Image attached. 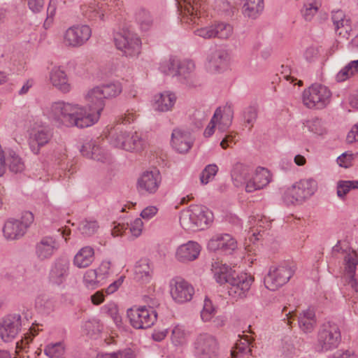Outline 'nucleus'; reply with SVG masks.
Segmentation results:
<instances>
[{
  "mask_svg": "<svg viewBox=\"0 0 358 358\" xmlns=\"http://www.w3.org/2000/svg\"><path fill=\"white\" fill-rule=\"evenodd\" d=\"M85 99L89 113L78 104L58 101L52 103L48 109V118L61 129L73 127L83 129L94 124L105 107L106 99L98 86L90 89Z\"/></svg>",
  "mask_w": 358,
  "mask_h": 358,
  "instance_id": "obj_1",
  "label": "nucleus"
},
{
  "mask_svg": "<svg viewBox=\"0 0 358 358\" xmlns=\"http://www.w3.org/2000/svg\"><path fill=\"white\" fill-rule=\"evenodd\" d=\"M317 189V182L315 179L303 178L284 190L282 200L288 206L301 205L314 195Z\"/></svg>",
  "mask_w": 358,
  "mask_h": 358,
  "instance_id": "obj_2",
  "label": "nucleus"
},
{
  "mask_svg": "<svg viewBox=\"0 0 358 358\" xmlns=\"http://www.w3.org/2000/svg\"><path fill=\"white\" fill-rule=\"evenodd\" d=\"M212 213L206 207L193 205L181 212L180 223L185 230H194L195 228L203 229L212 221Z\"/></svg>",
  "mask_w": 358,
  "mask_h": 358,
  "instance_id": "obj_3",
  "label": "nucleus"
},
{
  "mask_svg": "<svg viewBox=\"0 0 358 358\" xmlns=\"http://www.w3.org/2000/svg\"><path fill=\"white\" fill-rule=\"evenodd\" d=\"M341 341L338 326L331 322L323 323L317 332L315 348L319 352H327L336 348Z\"/></svg>",
  "mask_w": 358,
  "mask_h": 358,
  "instance_id": "obj_4",
  "label": "nucleus"
},
{
  "mask_svg": "<svg viewBox=\"0 0 358 358\" xmlns=\"http://www.w3.org/2000/svg\"><path fill=\"white\" fill-rule=\"evenodd\" d=\"M181 21L186 23L199 24L207 10L205 0H176Z\"/></svg>",
  "mask_w": 358,
  "mask_h": 358,
  "instance_id": "obj_5",
  "label": "nucleus"
},
{
  "mask_svg": "<svg viewBox=\"0 0 358 358\" xmlns=\"http://www.w3.org/2000/svg\"><path fill=\"white\" fill-rule=\"evenodd\" d=\"M234 110L230 105L217 107L206 126L203 134L226 132L232 124Z\"/></svg>",
  "mask_w": 358,
  "mask_h": 358,
  "instance_id": "obj_6",
  "label": "nucleus"
},
{
  "mask_svg": "<svg viewBox=\"0 0 358 358\" xmlns=\"http://www.w3.org/2000/svg\"><path fill=\"white\" fill-rule=\"evenodd\" d=\"M127 317L130 324L136 329L151 327L157 321V314L150 306H133L127 310Z\"/></svg>",
  "mask_w": 358,
  "mask_h": 358,
  "instance_id": "obj_7",
  "label": "nucleus"
},
{
  "mask_svg": "<svg viewBox=\"0 0 358 358\" xmlns=\"http://www.w3.org/2000/svg\"><path fill=\"white\" fill-rule=\"evenodd\" d=\"M194 354L196 358H218L219 343L212 334H199L192 343Z\"/></svg>",
  "mask_w": 358,
  "mask_h": 358,
  "instance_id": "obj_8",
  "label": "nucleus"
},
{
  "mask_svg": "<svg viewBox=\"0 0 358 358\" xmlns=\"http://www.w3.org/2000/svg\"><path fill=\"white\" fill-rule=\"evenodd\" d=\"M294 272V268L287 264L271 266L264 277V285L268 289L275 291L285 285Z\"/></svg>",
  "mask_w": 358,
  "mask_h": 358,
  "instance_id": "obj_9",
  "label": "nucleus"
},
{
  "mask_svg": "<svg viewBox=\"0 0 358 358\" xmlns=\"http://www.w3.org/2000/svg\"><path fill=\"white\" fill-rule=\"evenodd\" d=\"M331 93L325 86L315 84L303 92V103L309 108H323L330 101Z\"/></svg>",
  "mask_w": 358,
  "mask_h": 358,
  "instance_id": "obj_10",
  "label": "nucleus"
},
{
  "mask_svg": "<svg viewBox=\"0 0 358 358\" xmlns=\"http://www.w3.org/2000/svg\"><path fill=\"white\" fill-rule=\"evenodd\" d=\"M115 44L127 57L138 56L141 52V41L134 31L123 29L121 32L115 34Z\"/></svg>",
  "mask_w": 358,
  "mask_h": 358,
  "instance_id": "obj_11",
  "label": "nucleus"
},
{
  "mask_svg": "<svg viewBox=\"0 0 358 358\" xmlns=\"http://www.w3.org/2000/svg\"><path fill=\"white\" fill-rule=\"evenodd\" d=\"M343 278L347 289L358 294V253L354 250L344 257Z\"/></svg>",
  "mask_w": 358,
  "mask_h": 358,
  "instance_id": "obj_12",
  "label": "nucleus"
},
{
  "mask_svg": "<svg viewBox=\"0 0 358 358\" xmlns=\"http://www.w3.org/2000/svg\"><path fill=\"white\" fill-rule=\"evenodd\" d=\"M253 281L254 279L250 275L236 273L228 283L227 290L229 296L234 300L245 298Z\"/></svg>",
  "mask_w": 358,
  "mask_h": 358,
  "instance_id": "obj_13",
  "label": "nucleus"
},
{
  "mask_svg": "<svg viewBox=\"0 0 358 358\" xmlns=\"http://www.w3.org/2000/svg\"><path fill=\"white\" fill-rule=\"evenodd\" d=\"M162 177L158 170L145 171L138 177L136 189L142 195L155 194L159 189Z\"/></svg>",
  "mask_w": 358,
  "mask_h": 358,
  "instance_id": "obj_14",
  "label": "nucleus"
},
{
  "mask_svg": "<svg viewBox=\"0 0 358 358\" xmlns=\"http://www.w3.org/2000/svg\"><path fill=\"white\" fill-rule=\"evenodd\" d=\"M169 291L172 299L178 303L191 301L194 289L188 282L180 277L172 278L169 282Z\"/></svg>",
  "mask_w": 358,
  "mask_h": 358,
  "instance_id": "obj_15",
  "label": "nucleus"
},
{
  "mask_svg": "<svg viewBox=\"0 0 358 358\" xmlns=\"http://www.w3.org/2000/svg\"><path fill=\"white\" fill-rule=\"evenodd\" d=\"M92 29L88 25L77 24L69 27L64 33L66 45L78 48L83 45L90 38Z\"/></svg>",
  "mask_w": 358,
  "mask_h": 358,
  "instance_id": "obj_16",
  "label": "nucleus"
},
{
  "mask_svg": "<svg viewBox=\"0 0 358 358\" xmlns=\"http://www.w3.org/2000/svg\"><path fill=\"white\" fill-rule=\"evenodd\" d=\"M108 141L114 148L129 152L140 151L146 145L141 136H106Z\"/></svg>",
  "mask_w": 358,
  "mask_h": 358,
  "instance_id": "obj_17",
  "label": "nucleus"
},
{
  "mask_svg": "<svg viewBox=\"0 0 358 358\" xmlns=\"http://www.w3.org/2000/svg\"><path fill=\"white\" fill-rule=\"evenodd\" d=\"M22 325V315L20 313L6 315L0 323L1 338L4 342L12 341L20 331Z\"/></svg>",
  "mask_w": 358,
  "mask_h": 358,
  "instance_id": "obj_18",
  "label": "nucleus"
},
{
  "mask_svg": "<svg viewBox=\"0 0 358 358\" xmlns=\"http://www.w3.org/2000/svg\"><path fill=\"white\" fill-rule=\"evenodd\" d=\"M195 70L196 65L193 60H178L176 77L180 83L189 87H194L198 85Z\"/></svg>",
  "mask_w": 358,
  "mask_h": 358,
  "instance_id": "obj_19",
  "label": "nucleus"
},
{
  "mask_svg": "<svg viewBox=\"0 0 358 358\" xmlns=\"http://www.w3.org/2000/svg\"><path fill=\"white\" fill-rule=\"evenodd\" d=\"M96 140H99V138L95 140L87 137L80 147V152L87 158L102 163L110 162V156L99 146V141Z\"/></svg>",
  "mask_w": 358,
  "mask_h": 358,
  "instance_id": "obj_20",
  "label": "nucleus"
},
{
  "mask_svg": "<svg viewBox=\"0 0 358 358\" xmlns=\"http://www.w3.org/2000/svg\"><path fill=\"white\" fill-rule=\"evenodd\" d=\"M237 246L236 240L229 234H217L211 237L207 245L209 250H221L226 254H231Z\"/></svg>",
  "mask_w": 358,
  "mask_h": 358,
  "instance_id": "obj_21",
  "label": "nucleus"
},
{
  "mask_svg": "<svg viewBox=\"0 0 358 358\" xmlns=\"http://www.w3.org/2000/svg\"><path fill=\"white\" fill-rule=\"evenodd\" d=\"M59 243L52 236H44L36 243L35 255L41 261L50 259L59 250Z\"/></svg>",
  "mask_w": 358,
  "mask_h": 358,
  "instance_id": "obj_22",
  "label": "nucleus"
},
{
  "mask_svg": "<svg viewBox=\"0 0 358 358\" xmlns=\"http://www.w3.org/2000/svg\"><path fill=\"white\" fill-rule=\"evenodd\" d=\"M201 250V246L197 242L189 241L177 248L175 257L180 262L187 263L196 259Z\"/></svg>",
  "mask_w": 358,
  "mask_h": 358,
  "instance_id": "obj_23",
  "label": "nucleus"
},
{
  "mask_svg": "<svg viewBox=\"0 0 358 358\" xmlns=\"http://www.w3.org/2000/svg\"><path fill=\"white\" fill-rule=\"evenodd\" d=\"M271 175L269 171L263 167H258L247 181L245 191L250 193L262 189L271 182Z\"/></svg>",
  "mask_w": 358,
  "mask_h": 358,
  "instance_id": "obj_24",
  "label": "nucleus"
},
{
  "mask_svg": "<svg viewBox=\"0 0 358 358\" xmlns=\"http://www.w3.org/2000/svg\"><path fill=\"white\" fill-rule=\"evenodd\" d=\"M69 262L66 259H56L51 266L49 280L55 285L62 284L69 275Z\"/></svg>",
  "mask_w": 358,
  "mask_h": 358,
  "instance_id": "obj_25",
  "label": "nucleus"
},
{
  "mask_svg": "<svg viewBox=\"0 0 358 358\" xmlns=\"http://www.w3.org/2000/svg\"><path fill=\"white\" fill-rule=\"evenodd\" d=\"M228 60V52L223 49H217L207 56V69L213 73L219 72L226 67Z\"/></svg>",
  "mask_w": 358,
  "mask_h": 358,
  "instance_id": "obj_26",
  "label": "nucleus"
},
{
  "mask_svg": "<svg viewBox=\"0 0 358 358\" xmlns=\"http://www.w3.org/2000/svg\"><path fill=\"white\" fill-rule=\"evenodd\" d=\"M26 232L25 226L19 220L10 218L3 226V233L7 240H15L21 238Z\"/></svg>",
  "mask_w": 358,
  "mask_h": 358,
  "instance_id": "obj_27",
  "label": "nucleus"
},
{
  "mask_svg": "<svg viewBox=\"0 0 358 358\" xmlns=\"http://www.w3.org/2000/svg\"><path fill=\"white\" fill-rule=\"evenodd\" d=\"M299 329L305 334L313 331L317 324V319L314 308H308L303 310L299 315Z\"/></svg>",
  "mask_w": 358,
  "mask_h": 358,
  "instance_id": "obj_28",
  "label": "nucleus"
},
{
  "mask_svg": "<svg viewBox=\"0 0 358 358\" xmlns=\"http://www.w3.org/2000/svg\"><path fill=\"white\" fill-rule=\"evenodd\" d=\"M94 260V250L91 246H84L75 255L73 260V265L79 268L90 266Z\"/></svg>",
  "mask_w": 358,
  "mask_h": 358,
  "instance_id": "obj_29",
  "label": "nucleus"
},
{
  "mask_svg": "<svg viewBox=\"0 0 358 358\" xmlns=\"http://www.w3.org/2000/svg\"><path fill=\"white\" fill-rule=\"evenodd\" d=\"M176 101V96L174 93L165 91L155 96L154 107L160 112L171 110Z\"/></svg>",
  "mask_w": 358,
  "mask_h": 358,
  "instance_id": "obj_30",
  "label": "nucleus"
},
{
  "mask_svg": "<svg viewBox=\"0 0 358 358\" xmlns=\"http://www.w3.org/2000/svg\"><path fill=\"white\" fill-rule=\"evenodd\" d=\"M50 80L52 85L63 92H68L70 90V85L64 71L59 67L55 66L50 73Z\"/></svg>",
  "mask_w": 358,
  "mask_h": 358,
  "instance_id": "obj_31",
  "label": "nucleus"
},
{
  "mask_svg": "<svg viewBox=\"0 0 358 358\" xmlns=\"http://www.w3.org/2000/svg\"><path fill=\"white\" fill-rule=\"evenodd\" d=\"M242 13L245 17L257 18L264 10L263 0H241Z\"/></svg>",
  "mask_w": 358,
  "mask_h": 358,
  "instance_id": "obj_32",
  "label": "nucleus"
},
{
  "mask_svg": "<svg viewBox=\"0 0 358 358\" xmlns=\"http://www.w3.org/2000/svg\"><path fill=\"white\" fill-rule=\"evenodd\" d=\"M231 175L236 187L244 184L246 185L247 181L251 176L249 166L241 163H236L234 166Z\"/></svg>",
  "mask_w": 358,
  "mask_h": 358,
  "instance_id": "obj_33",
  "label": "nucleus"
},
{
  "mask_svg": "<svg viewBox=\"0 0 358 358\" xmlns=\"http://www.w3.org/2000/svg\"><path fill=\"white\" fill-rule=\"evenodd\" d=\"M331 19L335 30L338 34H348L351 31L350 21L341 10L333 11Z\"/></svg>",
  "mask_w": 358,
  "mask_h": 358,
  "instance_id": "obj_34",
  "label": "nucleus"
},
{
  "mask_svg": "<svg viewBox=\"0 0 358 358\" xmlns=\"http://www.w3.org/2000/svg\"><path fill=\"white\" fill-rule=\"evenodd\" d=\"M252 341L248 336L241 337L236 341L235 348L231 350L232 358H249L251 355Z\"/></svg>",
  "mask_w": 358,
  "mask_h": 358,
  "instance_id": "obj_35",
  "label": "nucleus"
},
{
  "mask_svg": "<svg viewBox=\"0 0 358 358\" xmlns=\"http://www.w3.org/2000/svg\"><path fill=\"white\" fill-rule=\"evenodd\" d=\"M257 118V109L248 106L243 109L241 116V126L243 131L250 132Z\"/></svg>",
  "mask_w": 358,
  "mask_h": 358,
  "instance_id": "obj_36",
  "label": "nucleus"
},
{
  "mask_svg": "<svg viewBox=\"0 0 358 358\" xmlns=\"http://www.w3.org/2000/svg\"><path fill=\"white\" fill-rule=\"evenodd\" d=\"M152 269L147 259L138 261L134 268V278L136 280L147 282L151 279Z\"/></svg>",
  "mask_w": 358,
  "mask_h": 358,
  "instance_id": "obj_37",
  "label": "nucleus"
},
{
  "mask_svg": "<svg viewBox=\"0 0 358 358\" xmlns=\"http://www.w3.org/2000/svg\"><path fill=\"white\" fill-rule=\"evenodd\" d=\"M66 345L64 341L50 342L44 348V353L49 358H64Z\"/></svg>",
  "mask_w": 358,
  "mask_h": 358,
  "instance_id": "obj_38",
  "label": "nucleus"
},
{
  "mask_svg": "<svg viewBox=\"0 0 358 358\" xmlns=\"http://www.w3.org/2000/svg\"><path fill=\"white\" fill-rule=\"evenodd\" d=\"M213 271L216 282L220 284H228L229 282V280L236 274V272L226 264L213 266Z\"/></svg>",
  "mask_w": 358,
  "mask_h": 358,
  "instance_id": "obj_39",
  "label": "nucleus"
},
{
  "mask_svg": "<svg viewBox=\"0 0 358 358\" xmlns=\"http://www.w3.org/2000/svg\"><path fill=\"white\" fill-rule=\"evenodd\" d=\"M193 140L191 136H171V145L180 153L187 152L192 147Z\"/></svg>",
  "mask_w": 358,
  "mask_h": 358,
  "instance_id": "obj_40",
  "label": "nucleus"
},
{
  "mask_svg": "<svg viewBox=\"0 0 358 358\" xmlns=\"http://www.w3.org/2000/svg\"><path fill=\"white\" fill-rule=\"evenodd\" d=\"M35 308L42 314H49L55 309L53 300L45 294H40L35 299Z\"/></svg>",
  "mask_w": 358,
  "mask_h": 358,
  "instance_id": "obj_41",
  "label": "nucleus"
},
{
  "mask_svg": "<svg viewBox=\"0 0 358 358\" xmlns=\"http://www.w3.org/2000/svg\"><path fill=\"white\" fill-rule=\"evenodd\" d=\"M83 282L84 285L90 289H95L104 285L94 269H88L85 271Z\"/></svg>",
  "mask_w": 358,
  "mask_h": 358,
  "instance_id": "obj_42",
  "label": "nucleus"
},
{
  "mask_svg": "<svg viewBox=\"0 0 358 358\" xmlns=\"http://www.w3.org/2000/svg\"><path fill=\"white\" fill-rule=\"evenodd\" d=\"M101 312L110 317L114 323L118 328L122 327V317L119 313V310L117 304L113 302L108 303L101 308Z\"/></svg>",
  "mask_w": 358,
  "mask_h": 358,
  "instance_id": "obj_43",
  "label": "nucleus"
},
{
  "mask_svg": "<svg viewBox=\"0 0 358 358\" xmlns=\"http://www.w3.org/2000/svg\"><path fill=\"white\" fill-rule=\"evenodd\" d=\"M135 19L143 31H148L152 26V18L150 13L144 8L136 10Z\"/></svg>",
  "mask_w": 358,
  "mask_h": 358,
  "instance_id": "obj_44",
  "label": "nucleus"
},
{
  "mask_svg": "<svg viewBox=\"0 0 358 358\" xmlns=\"http://www.w3.org/2000/svg\"><path fill=\"white\" fill-rule=\"evenodd\" d=\"M99 225L96 220L93 219H85L81 221L78 225V231L80 234L89 237L94 234L99 229Z\"/></svg>",
  "mask_w": 358,
  "mask_h": 358,
  "instance_id": "obj_45",
  "label": "nucleus"
},
{
  "mask_svg": "<svg viewBox=\"0 0 358 358\" xmlns=\"http://www.w3.org/2000/svg\"><path fill=\"white\" fill-rule=\"evenodd\" d=\"M303 132H311L315 134H323L325 131L323 122L317 117L307 120L302 124Z\"/></svg>",
  "mask_w": 358,
  "mask_h": 358,
  "instance_id": "obj_46",
  "label": "nucleus"
},
{
  "mask_svg": "<svg viewBox=\"0 0 358 358\" xmlns=\"http://www.w3.org/2000/svg\"><path fill=\"white\" fill-rule=\"evenodd\" d=\"M236 0H215L214 9L219 13L231 16L235 10Z\"/></svg>",
  "mask_w": 358,
  "mask_h": 358,
  "instance_id": "obj_47",
  "label": "nucleus"
},
{
  "mask_svg": "<svg viewBox=\"0 0 358 358\" xmlns=\"http://www.w3.org/2000/svg\"><path fill=\"white\" fill-rule=\"evenodd\" d=\"M358 72V59L352 60L344 66L336 75L338 82H343Z\"/></svg>",
  "mask_w": 358,
  "mask_h": 358,
  "instance_id": "obj_48",
  "label": "nucleus"
},
{
  "mask_svg": "<svg viewBox=\"0 0 358 358\" xmlns=\"http://www.w3.org/2000/svg\"><path fill=\"white\" fill-rule=\"evenodd\" d=\"M336 189L337 196L343 199L351 189H358V180H338Z\"/></svg>",
  "mask_w": 358,
  "mask_h": 358,
  "instance_id": "obj_49",
  "label": "nucleus"
},
{
  "mask_svg": "<svg viewBox=\"0 0 358 358\" xmlns=\"http://www.w3.org/2000/svg\"><path fill=\"white\" fill-rule=\"evenodd\" d=\"M98 87L106 99L116 97L122 91V85L118 82L110 83Z\"/></svg>",
  "mask_w": 358,
  "mask_h": 358,
  "instance_id": "obj_50",
  "label": "nucleus"
},
{
  "mask_svg": "<svg viewBox=\"0 0 358 358\" xmlns=\"http://www.w3.org/2000/svg\"><path fill=\"white\" fill-rule=\"evenodd\" d=\"M49 141V136H29L27 139L29 148L34 154H38L41 147L47 144Z\"/></svg>",
  "mask_w": 358,
  "mask_h": 358,
  "instance_id": "obj_51",
  "label": "nucleus"
},
{
  "mask_svg": "<svg viewBox=\"0 0 358 358\" xmlns=\"http://www.w3.org/2000/svg\"><path fill=\"white\" fill-rule=\"evenodd\" d=\"M189 334L183 327L177 325L172 330L171 341L175 345H182L187 342Z\"/></svg>",
  "mask_w": 358,
  "mask_h": 358,
  "instance_id": "obj_52",
  "label": "nucleus"
},
{
  "mask_svg": "<svg viewBox=\"0 0 358 358\" xmlns=\"http://www.w3.org/2000/svg\"><path fill=\"white\" fill-rule=\"evenodd\" d=\"M178 59L175 57H170L169 59L162 61L159 64V69L164 75L176 76Z\"/></svg>",
  "mask_w": 358,
  "mask_h": 358,
  "instance_id": "obj_53",
  "label": "nucleus"
},
{
  "mask_svg": "<svg viewBox=\"0 0 358 358\" xmlns=\"http://www.w3.org/2000/svg\"><path fill=\"white\" fill-rule=\"evenodd\" d=\"M215 37L221 39H227L233 34V27L231 25L224 22H220L213 25Z\"/></svg>",
  "mask_w": 358,
  "mask_h": 358,
  "instance_id": "obj_54",
  "label": "nucleus"
},
{
  "mask_svg": "<svg viewBox=\"0 0 358 358\" xmlns=\"http://www.w3.org/2000/svg\"><path fill=\"white\" fill-rule=\"evenodd\" d=\"M86 333L92 336L99 334L103 329V324L97 319H92L86 321L83 326Z\"/></svg>",
  "mask_w": 358,
  "mask_h": 358,
  "instance_id": "obj_55",
  "label": "nucleus"
},
{
  "mask_svg": "<svg viewBox=\"0 0 358 358\" xmlns=\"http://www.w3.org/2000/svg\"><path fill=\"white\" fill-rule=\"evenodd\" d=\"M106 3H101V6L96 8L90 6L85 11V16L90 20H102L105 13H106Z\"/></svg>",
  "mask_w": 358,
  "mask_h": 358,
  "instance_id": "obj_56",
  "label": "nucleus"
},
{
  "mask_svg": "<svg viewBox=\"0 0 358 358\" xmlns=\"http://www.w3.org/2000/svg\"><path fill=\"white\" fill-rule=\"evenodd\" d=\"M279 79L280 82L285 80L289 82L290 84H293L294 85H299L301 86L303 85V82L301 80H298L294 76V72L287 66L282 65Z\"/></svg>",
  "mask_w": 358,
  "mask_h": 358,
  "instance_id": "obj_57",
  "label": "nucleus"
},
{
  "mask_svg": "<svg viewBox=\"0 0 358 358\" xmlns=\"http://www.w3.org/2000/svg\"><path fill=\"white\" fill-rule=\"evenodd\" d=\"M10 170L15 173L22 172L24 169V164L22 159L14 152H10L8 157Z\"/></svg>",
  "mask_w": 358,
  "mask_h": 358,
  "instance_id": "obj_58",
  "label": "nucleus"
},
{
  "mask_svg": "<svg viewBox=\"0 0 358 358\" xmlns=\"http://www.w3.org/2000/svg\"><path fill=\"white\" fill-rule=\"evenodd\" d=\"M218 171V167L216 164H208L205 167V169L202 171L200 175V180L203 185L208 184L210 181H211Z\"/></svg>",
  "mask_w": 358,
  "mask_h": 358,
  "instance_id": "obj_59",
  "label": "nucleus"
},
{
  "mask_svg": "<svg viewBox=\"0 0 358 358\" xmlns=\"http://www.w3.org/2000/svg\"><path fill=\"white\" fill-rule=\"evenodd\" d=\"M215 313L216 309L213 306L212 301L206 297L204 300L203 307L201 312L202 320L205 322L210 321Z\"/></svg>",
  "mask_w": 358,
  "mask_h": 358,
  "instance_id": "obj_60",
  "label": "nucleus"
},
{
  "mask_svg": "<svg viewBox=\"0 0 358 358\" xmlns=\"http://www.w3.org/2000/svg\"><path fill=\"white\" fill-rule=\"evenodd\" d=\"M127 228H129L131 234L134 237H138L141 236L143 229V222L141 218H136L130 222V223L126 225Z\"/></svg>",
  "mask_w": 358,
  "mask_h": 358,
  "instance_id": "obj_61",
  "label": "nucleus"
},
{
  "mask_svg": "<svg viewBox=\"0 0 358 358\" xmlns=\"http://www.w3.org/2000/svg\"><path fill=\"white\" fill-rule=\"evenodd\" d=\"M111 263L110 261H103L99 266L94 269L97 273L98 276L102 282L105 284L106 280L110 273Z\"/></svg>",
  "mask_w": 358,
  "mask_h": 358,
  "instance_id": "obj_62",
  "label": "nucleus"
},
{
  "mask_svg": "<svg viewBox=\"0 0 358 358\" xmlns=\"http://www.w3.org/2000/svg\"><path fill=\"white\" fill-rule=\"evenodd\" d=\"M318 7L315 3H306L301 10V13L306 20L310 21L317 13Z\"/></svg>",
  "mask_w": 358,
  "mask_h": 358,
  "instance_id": "obj_63",
  "label": "nucleus"
},
{
  "mask_svg": "<svg viewBox=\"0 0 358 358\" xmlns=\"http://www.w3.org/2000/svg\"><path fill=\"white\" fill-rule=\"evenodd\" d=\"M320 55V48L316 46H310L304 52V58L309 62H316Z\"/></svg>",
  "mask_w": 358,
  "mask_h": 358,
  "instance_id": "obj_64",
  "label": "nucleus"
}]
</instances>
